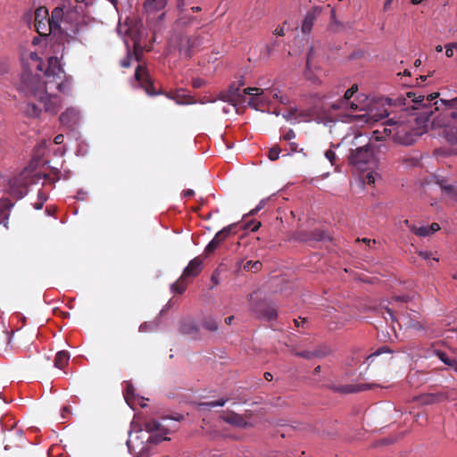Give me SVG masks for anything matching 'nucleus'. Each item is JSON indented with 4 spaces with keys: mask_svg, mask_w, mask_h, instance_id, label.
<instances>
[{
    "mask_svg": "<svg viewBox=\"0 0 457 457\" xmlns=\"http://www.w3.org/2000/svg\"><path fill=\"white\" fill-rule=\"evenodd\" d=\"M439 93H433L425 96L421 93L408 91L397 96L386 97V102L403 113L412 117V121L423 127H427L430 122L436 123V119H432L435 111H439L442 106L445 107L444 117H451L457 120V109L453 110L457 105V97L451 100H437Z\"/></svg>",
    "mask_w": 457,
    "mask_h": 457,
    "instance_id": "f257e3e1",
    "label": "nucleus"
},
{
    "mask_svg": "<svg viewBox=\"0 0 457 457\" xmlns=\"http://www.w3.org/2000/svg\"><path fill=\"white\" fill-rule=\"evenodd\" d=\"M357 92L358 86L353 84L341 99L331 104L332 111H341L336 118L337 121L372 123L388 116L386 110L374 109L367 102L368 97L362 94L358 95Z\"/></svg>",
    "mask_w": 457,
    "mask_h": 457,
    "instance_id": "f03ea898",
    "label": "nucleus"
},
{
    "mask_svg": "<svg viewBox=\"0 0 457 457\" xmlns=\"http://www.w3.org/2000/svg\"><path fill=\"white\" fill-rule=\"evenodd\" d=\"M46 77L43 98H38L44 103L45 111L51 114H56L61 106V98L49 91L58 90L63 94H70L72 86V77L67 76L57 56L48 58V64L44 71Z\"/></svg>",
    "mask_w": 457,
    "mask_h": 457,
    "instance_id": "7ed1b4c3",
    "label": "nucleus"
},
{
    "mask_svg": "<svg viewBox=\"0 0 457 457\" xmlns=\"http://www.w3.org/2000/svg\"><path fill=\"white\" fill-rule=\"evenodd\" d=\"M79 16L71 11H65V7L57 6L52 11L51 17L46 21H35L37 31L44 35L43 30H48L50 34L63 35L67 37H75L78 36L85 27L84 24L77 21Z\"/></svg>",
    "mask_w": 457,
    "mask_h": 457,
    "instance_id": "20e7f679",
    "label": "nucleus"
},
{
    "mask_svg": "<svg viewBox=\"0 0 457 457\" xmlns=\"http://www.w3.org/2000/svg\"><path fill=\"white\" fill-rule=\"evenodd\" d=\"M401 114L400 118H402ZM388 126L384 127L382 131H373V137L377 141L391 138L394 142L403 145H411L421 136V133L413 127L411 120H388Z\"/></svg>",
    "mask_w": 457,
    "mask_h": 457,
    "instance_id": "39448f33",
    "label": "nucleus"
},
{
    "mask_svg": "<svg viewBox=\"0 0 457 457\" xmlns=\"http://www.w3.org/2000/svg\"><path fill=\"white\" fill-rule=\"evenodd\" d=\"M353 148L348 154L349 163L358 170H369L377 166L378 158L375 154L377 145L371 143L366 135L358 134L353 140Z\"/></svg>",
    "mask_w": 457,
    "mask_h": 457,
    "instance_id": "423d86ee",
    "label": "nucleus"
},
{
    "mask_svg": "<svg viewBox=\"0 0 457 457\" xmlns=\"http://www.w3.org/2000/svg\"><path fill=\"white\" fill-rule=\"evenodd\" d=\"M17 88L25 96L43 98V91L46 87L45 81H42L38 74H34L29 69H23Z\"/></svg>",
    "mask_w": 457,
    "mask_h": 457,
    "instance_id": "0eeeda50",
    "label": "nucleus"
},
{
    "mask_svg": "<svg viewBox=\"0 0 457 457\" xmlns=\"http://www.w3.org/2000/svg\"><path fill=\"white\" fill-rule=\"evenodd\" d=\"M321 367L319 365L313 370V381L320 387H326L333 391L334 393H338L342 395L358 393L361 391L368 390L372 387L371 384L368 383H360L356 385H339L337 386L330 379H326L324 375H320Z\"/></svg>",
    "mask_w": 457,
    "mask_h": 457,
    "instance_id": "6e6552de",
    "label": "nucleus"
},
{
    "mask_svg": "<svg viewBox=\"0 0 457 457\" xmlns=\"http://www.w3.org/2000/svg\"><path fill=\"white\" fill-rule=\"evenodd\" d=\"M250 310L257 318L272 321L278 317V309L274 303L268 299L258 298L256 292L249 295Z\"/></svg>",
    "mask_w": 457,
    "mask_h": 457,
    "instance_id": "1a4fd4ad",
    "label": "nucleus"
},
{
    "mask_svg": "<svg viewBox=\"0 0 457 457\" xmlns=\"http://www.w3.org/2000/svg\"><path fill=\"white\" fill-rule=\"evenodd\" d=\"M199 41L198 37H187L179 33L170 39V47L177 50L182 57L189 59L193 55V48L199 44Z\"/></svg>",
    "mask_w": 457,
    "mask_h": 457,
    "instance_id": "9d476101",
    "label": "nucleus"
},
{
    "mask_svg": "<svg viewBox=\"0 0 457 457\" xmlns=\"http://www.w3.org/2000/svg\"><path fill=\"white\" fill-rule=\"evenodd\" d=\"M253 91L248 95L246 103L250 107L260 110L261 107L270 104L275 98L278 97V92L263 90L257 87H252Z\"/></svg>",
    "mask_w": 457,
    "mask_h": 457,
    "instance_id": "9b49d317",
    "label": "nucleus"
},
{
    "mask_svg": "<svg viewBox=\"0 0 457 457\" xmlns=\"http://www.w3.org/2000/svg\"><path fill=\"white\" fill-rule=\"evenodd\" d=\"M28 185L26 171H22L18 176L9 179L7 192L12 197L21 200L28 195Z\"/></svg>",
    "mask_w": 457,
    "mask_h": 457,
    "instance_id": "f8f14e48",
    "label": "nucleus"
},
{
    "mask_svg": "<svg viewBox=\"0 0 457 457\" xmlns=\"http://www.w3.org/2000/svg\"><path fill=\"white\" fill-rule=\"evenodd\" d=\"M244 81L233 82L227 92L228 102L236 108L237 104H243L246 103L248 95L253 91L252 87H247L241 90V87L244 86Z\"/></svg>",
    "mask_w": 457,
    "mask_h": 457,
    "instance_id": "ddd939ff",
    "label": "nucleus"
},
{
    "mask_svg": "<svg viewBox=\"0 0 457 457\" xmlns=\"http://www.w3.org/2000/svg\"><path fill=\"white\" fill-rule=\"evenodd\" d=\"M237 223H232L218 231L204 248L205 253H212L231 234H235Z\"/></svg>",
    "mask_w": 457,
    "mask_h": 457,
    "instance_id": "4468645a",
    "label": "nucleus"
},
{
    "mask_svg": "<svg viewBox=\"0 0 457 457\" xmlns=\"http://www.w3.org/2000/svg\"><path fill=\"white\" fill-rule=\"evenodd\" d=\"M79 119V112L73 107L68 108L59 117L61 124L71 129L76 140L79 139V132L75 130V127L78 125Z\"/></svg>",
    "mask_w": 457,
    "mask_h": 457,
    "instance_id": "2eb2a0df",
    "label": "nucleus"
},
{
    "mask_svg": "<svg viewBox=\"0 0 457 457\" xmlns=\"http://www.w3.org/2000/svg\"><path fill=\"white\" fill-rule=\"evenodd\" d=\"M125 386L123 390V396L127 403V404L132 409H135V406L137 404L140 407L144 408L146 406L145 401H148V398H145L138 394L135 393V387L129 381L124 382Z\"/></svg>",
    "mask_w": 457,
    "mask_h": 457,
    "instance_id": "dca6fc26",
    "label": "nucleus"
},
{
    "mask_svg": "<svg viewBox=\"0 0 457 457\" xmlns=\"http://www.w3.org/2000/svg\"><path fill=\"white\" fill-rule=\"evenodd\" d=\"M134 78L138 86L145 88L147 95L156 96L159 94L158 92L152 91L154 85L146 68L138 65L135 71Z\"/></svg>",
    "mask_w": 457,
    "mask_h": 457,
    "instance_id": "f3484780",
    "label": "nucleus"
},
{
    "mask_svg": "<svg viewBox=\"0 0 457 457\" xmlns=\"http://www.w3.org/2000/svg\"><path fill=\"white\" fill-rule=\"evenodd\" d=\"M327 238L324 231L314 229L311 231H299L296 234V239L301 242H320Z\"/></svg>",
    "mask_w": 457,
    "mask_h": 457,
    "instance_id": "a211bd4d",
    "label": "nucleus"
},
{
    "mask_svg": "<svg viewBox=\"0 0 457 457\" xmlns=\"http://www.w3.org/2000/svg\"><path fill=\"white\" fill-rule=\"evenodd\" d=\"M416 401L422 405H430L437 403H441L447 399V395L445 393L438 392V393H428L422 394L417 396Z\"/></svg>",
    "mask_w": 457,
    "mask_h": 457,
    "instance_id": "6ab92c4d",
    "label": "nucleus"
},
{
    "mask_svg": "<svg viewBox=\"0 0 457 457\" xmlns=\"http://www.w3.org/2000/svg\"><path fill=\"white\" fill-rule=\"evenodd\" d=\"M320 13V9L317 6L312 7V9L307 11V12L303 18V21L302 22V27H301L302 32L303 34L311 33L313 24H314V21Z\"/></svg>",
    "mask_w": 457,
    "mask_h": 457,
    "instance_id": "aec40b11",
    "label": "nucleus"
},
{
    "mask_svg": "<svg viewBox=\"0 0 457 457\" xmlns=\"http://www.w3.org/2000/svg\"><path fill=\"white\" fill-rule=\"evenodd\" d=\"M220 419L224 422H226L231 426H234L236 428H245L248 426V423L245 420V418L241 414H238L234 411H231L227 415H221Z\"/></svg>",
    "mask_w": 457,
    "mask_h": 457,
    "instance_id": "412c9836",
    "label": "nucleus"
},
{
    "mask_svg": "<svg viewBox=\"0 0 457 457\" xmlns=\"http://www.w3.org/2000/svg\"><path fill=\"white\" fill-rule=\"evenodd\" d=\"M199 330L198 323L192 319H185L180 321L179 331L183 335L195 336Z\"/></svg>",
    "mask_w": 457,
    "mask_h": 457,
    "instance_id": "4be33fe9",
    "label": "nucleus"
},
{
    "mask_svg": "<svg viewBox=\"0 0 457 457\" xmlns=\"http://www.w3.org/2000/svg\"><path fill=\"white\" fill-rule=\"evenodd\" d=\"M203 262L199 257L192 259L183 270V275L196 277L201 271Z\"/></svg>",
    "mask_w": 457,
    "mask_h": 457,
    "instance_id": "5701e85b",
    "label": "nucleus"
},
{
    "mask_svg": "<svg viewBox=\"0 0 457 457\" xmlns=\"http://www.w3.org/2000/svg\"><path fill=\"white\" fill-rule=\"evenodd\" d=\"M442 126L444 127L443 133L446 141L451 145L457 144V126L450 122H445Z\"/></svg>",
    "mask_w": 457,
    "mask_h": 457,
    "instance_id": "b1692460",
    "label": "nucleus"
},
{
    "mask_svg": "<svg viewBox=\"0 0 457 457\" xmlns=\"http://www.w3.org/2000/svg\"><path fill=\"white\" fill-rule=\"evenodd\" d=\"M52 173L54 176V179H52L50 177V175H48V174H45V173H42V172H37L33 176V178L31 179L30 182L31 183H37L41 179H45V180H47V181L54 184L56 181H58L61 179V171L57 168H52Z\"/></svg>",
    "mask_w": 457,
    "mask_h": 457,
    "instance_id": "393cba45",
    "label": "nucleus"
},
{
    "mask_svg": "<svg viewBox=\"0 0 457 457\" xmlns=\"http://www.w3.org/2000/svg\"><path fill=\"white\" fill-rule=\"evenodd\" d=\"M431 355L437 357L444 364L447 365L452 369H453L457 363L456 359L449 358L445 352L439 349H432Z\"/></svg>",
    "mask_w": 457,
    "mask_h": 457,
    "instance_id": "a878e982",
    "label": "nucleus"
},
{
    "mask_svg": "<svg viewBox=\"0 0 457 457\" xmlns=\"http://www.w3.org/2000/svg\"><path fill=\"white\" fill-rule=\"evenodd\" d=\"M394 351L389 348L387 345H382L378 347L376 351L368 355L363 361L364 364H367V368L374 361L375 358L380 356L383 353H393Z\"/></svg>",
    "mask_w": 457,
    "mask_h": 457,
    "instance_id": "bb28decb",
    "label": "nucleus"
},
{
    "mask_svg": "<svg viewBox=\"0 0 457 457\" xmlns=\"http://www.w3.org/2000/svg\"><path fill=\"white\" fill-rule=\"evenodd\" d=\"M70 360V353L67 351H59L54 358V366L57 369H63Z\"/></svg>",
    "mask_w": 457,
    "mask_h": 457,
    "instance_id": "cd10ccee",
    "label": "nucleus"
},
{
    "mask_svg": "<svg viewBox=\"0 0 457 457\" xmlns=\"http://www.w3.org/2000/svg\"><path fill=\"white\" fill-rule=\"evenodd\" d=\"M228 401V398H220L217 401L202 402L198 404V406L201 410H211L212 408H214V407L224 406Z\"/></svg>",
    "mask_w": 457,
    "mask_h": 457,
    "instance_id": "c85d7f7f",
    "label": "nucleus"
},
{
    "mask_svg": "<svg viewBox=\"0 0 457 457\" xmlns=\"http://www.w3.org/2000/svg\"><path fill=\"white\" fill-rule=\"evenodd\" d=\"M24 112L29 118H38L41 113V108L33 103H28L24 108Z\"/></svg>",
    "mask_w": 457,
    "mask_h": 457,
    "instance_id": "c756f323",
    "label": "nucleus"
},
{
    "mask_svg": "<svg viewBox=\"0 0 457 457\" xmlns=\"http://www.w3.org/2000/svg\"><path fill=\"white\" fill-rule=\"evenodd\" d=\"M410 229L412 233H414L416 236L420 237H427L431 236L429 233L428 226L416 227L412 225L411 227H410Z\"/></svg>",
    "mask_w": 457,
    "mask_h": 457,
    "instance_id": "7c9ffc66",
    "label": "nucleus"
},
{
    "mask_svg": "<svg viewBox=\"0 0 457 457\" xmlns=\"http://www.w3.org/2000/svg\"><path fill=\"white\" fill-rule=\"evenodd\" d=\"M196 18L192 15H179V17L176 21V25L178 27L185 28L189 26Z\"/></svg>",
    "mask_w": 457,
    "mask_h": 457,
    "instance_id": "2f4dec72",
    "label": "nucleus"
},
{
    "mask_svg": "<svg viewBox=\"0 0 457 457\" xmlns=\"http://www.w3.org/2000/svg\"><path fill=\"white\" fill-rule=\"evenodd\" d=\"M203 326L209 331L215 332L219 328L218 321L213 318H208L204 320Z\"/></svg>",
    "mask_w": 457,
    "mask_h": 457,
    "instance_id": "473e14b6",
    "label": "nucleus"
},
{
    "mask_svg": "<svg viewBox=\"0 0 457 457\" xmlns=\"http://www.w3.org/2000/svg\"><path fill=\"white\" fill-rule=\"evenodd\" d=\"M185 290H186V285L182 281V277L179 278V280H178L170 285V291L172 293L181 295L185 292Z\"/></svg>",
    "mask_w": 457,
    "mask_h": 457,
    "instance_id": "72a5a7b5",
    "label": "nucleus"
},
{
    "mask_svg": "<svg viewBox=\"0 0 457 457\" xmlns=\"http://www.w3.org/2000/svg\"><path fill=\"white\" fill-rule=\"evenodd\" d=\"M330 352L331 350L328 345H320L313 351V353H315L314 358H323L328 355Z\"/></svg>",
    "mask_w": 457,
    "mask_h": 457,
    "instance_id": "f704fd0d",
    "label": "nucleus"
},
{
    "mask_svg": "<svg viewBox=\"0 0 457 457\" xmlns=\"http://www.w3.org/2000/svg\"><path fill=\"white\" fill-rule=\"evenodd\" d=\"M166 5V0H156V3L153 4L151 8H144L146 12H156L163 9Z\"/></svg>",
    "mask_w": 457,
    "mask_h": 457,
    "instance_id": "c9c22d12",
    "label": "nucleus"
},
{
    "mask_svg": "<svg viewBox=\"0 0 457 457\" xmlns=\"http://www.w3.org/2000/svg\"><path fill=\"white\" fill-rule=\"evenodd\" d=\"M48 18H50L48 16V10L45 7H40L38 9L36 10V12H35V21H46L47 20Z\"/></svg>",
    "mask_w": 457,
    "mask_h": 457,
    "instance_id": "e433bc0d",
    "label": "nucleus"
},
{
    "mask_svg": "<svg viewBox=\"0 0 457 457\" xmlns=\"http://www.w3.org/2000/svg\"><path fill=\"white\" fill-rule=\"evenodd\" d=\"M262 265V262L259 261H255V262L248 261L245 263L244 270H252L253 272H256L261 270Z\"/></svg>",
    "mask_w": 457,
    "mask_h": 457,
    "instance_id": "4c0bfd02",
    "label": "nucleus"
},
{
    "mask_svg": "<svg viewBox=\"0 0 457 457\" xmlns=\"http://www.w3.org/2000/svg\"><path fill=\"white\" fill-rule=\"evenodd\" d=\"M262 223L258 220H252L250 221H245L242 227L245 229L250 230V231H257L259 228L261 227Z\"/></svg>",
    "mask_w": 457,
    "mask_h": 457,
    "instance_id": "58836bf2",
    "label": "nucleus"
},
{
    "mask_svg": "<svg viewBox=\"0 0 457 457\" xmlns=\"http://www.w3.org/2000/svg\"><path fill=\"white\" fill-rule=\"evenodd\" d=\"M46 200H47V196L46 195V194L44 192H42L41 190H39L37 193V202L33 204V207L36 210H41L44 206V204L46 202Z\"/></svg>",
    "mask_w": 457,
    "mask_h": 457,
    "instance_id": "ea45409f",
    "label": "nucleus"
},
{
    "mask_svg": "<svg viewBox=\"0 0 457 457\" xmlns=\"http://www.w3.org/2000/svg\"><path fill=\"white\" fill-rule=\"evenodd\" d=\"M442 189L449 195L457 199V184L454 185H441Z\"/></svg>",
    "mask_w": 457,
    "mask_h": 457,
    "instance_id": "a19ab883",
    "label": "nucleus"
},
{
    "mask_svg": "<svg viewBox=\"0 0 457 457\" xmlns=\"http://www.w3.org/2000/svg\"><path fill=\"white\" fill-rule=\"evenodd\" d=\"M89 147L88 145L83 141L79 142L78 144L77 149H76V155L77 156H85L88 153Z\"/></svg>",
    "mask_w": 457,
    "mask_h": 457,
    "instance_id": "79ce46f5",
    "label": "nucleus"
},
{
    "mask_svg": "<svg viewBox=\"0 0 457 457\" xmlns=\"http://www.w3.org/2000/svg\"><path fill=\"white\" fill-rule=\"evenodd\" d=\"M47 144H48V140H46V139H44L40 143H38L34 150L35 155L36 156L43 155L46 149Z\"/></svg>",
    "mask_w": 457,
    "mask_h": 457,
    "instance_id": "37998d69",
    "label": "nucleus"
},
{
    "mask_svg": "<svg viewBox=\"0 0 457 457\" xmlns=\"http://www.w3.org/2000/svg\"><path fill=\"white\" fill-rule=\"evenodd\" d=\"M280 152H281V149L278 145L272 146L269 151V155H268L269 159L270 161L278 160L279 158Z\"/></svg>",
    "mask_w": 457,
    "mask_h": 457,
    "instance_id": "c03bdc74",
    "label": "nucleus"
},
{
    "mask_svg": "<svg viewBox=\"0 0 457 457\" xmlns=\"http://www.w3.org/2000/svg\"><path fill=\"white\" fill-rule=\"evenodd\" d=\"M295 355L306 360H311L314 358L315 353H313V351L303 350L295 352Z\"/></svg>",
    "mask_w": 457,
    "mask_h": 457,
    "instance_id": "a18cd8bd",
    "label": "nucleus"
},
{
    "mask_svg": "<svg viewBox=\"0 0 457 457\" xmlns=\"http://www.w3.org/2000/svg\"><path fill=\"white\" fill-rule=\"evenodd\" d=\"M158 326V323H149V322H144L139 326V331L140 332H147L154 329Z\"/></svg>",
    "mask_w": 457,
    "mask_h": 457,
    "instance_id": "49530a36",
    "label": "nucleus"
},
{
    "mask_svg": "<svg viewBox=\"0 0 457 457\" xmlns=\"http://www.w3.org/2000/svg\"><path fill=\"white\" fill-rule=\"evenodd\" d=\"M30 59L32 61L37 62L38 63L37 64V70H38L40 71H43L44 62H43L42 59L37 55V53H31L30 54Z\"/></svg>",
    "mask_w": 457,
    "mask_h": 457,
    "instance_id": "de8ad7c7",
    "label": "nucleus"
},
{
    "mask_svg": "<svg viewBox=\"0 0 457 457\" xmlns=\"http://www.w3.org/2000/svg\"><path fill=\"white\" fill-rule=\"evenodd\" d=\"M275 196H276V195L274 194L267 198L262 199L259 202V204L255 206V211H261L262 208H264V206L267 204V203L271 201Z\"/></svg>",
    "mask_w": 457,
    "mask_h": 457,
    "instance_id": "09e8293b",
    "label": "nucleus"
},
{
    "mask_svg": "<svg viewBox=\"0 0 457 457\" xmlns=\"http://www.w3.org/2000/svg\"><path fill=\"white\" fill-rule=\"evenodd\" d=\"M325 157L330 162L332 165L335 163L337 159L336 153L332 149H328L325 152Z\"/></svg>",
    "mask_w": 457,
    "mask_h": 457,
    "instance_id": "8fccbe9b",
    "label": "nucleus"
},
{
    "mask_svg": "<svg viewBox=\"0 0 457 457\" xmlns=\"http://www.w3.org/2000/svg\"><path fill=\"white\" fill-rule=\"evenodd\" d=\"M131 59H132V55H131V54L129 52H128L126 57L121 60L120 65L122 67H124V68L130 67V65H131Z\"/></svg>",
    "mask_w": 457,
    "mask_h": 457,
    "instance_id": "3c124183",
    "label": "nucleus"
},
{
    "mask_svg": "<svg viewBox=\"0 0 457 457\" xmlns=\"http://www.w3.org/2000/svg\"><path fill=\"white\" fill-rule=\"evenodd\" d=\"M378 177V173H376V172H369L366 175L365 181L368 184H374Z\"/></svg>",
    "mask_w": 457,
    "mask_h": 457,
    "instance_id": "603ef678",
    "label": "nucleus"
},
{
    "mask_svg": "<svg viewBox=\"0 0 457 457\" xmlns=\"http://www.w3.org/2000/svg\"><path fill=\"white\" fill-rule=\"evenodd\" d=\"M411 297L408 295H397L393 298V302L396 303H408Z\"/></svg>",
    "mask_w": 457,
    "mask_h": 457,
    "instance_id": "864d4df0",
    "label": "nucleus"
},
{
    "mask_svg": "<svg viewBox=\"0 0 457 457\" xmlns=\"http://www.w3.org/2000/svg\"><path fill=\"white\" fill-rule=\"evenodd\" d=\"M419 256L426 261H429L432 257V253L426 250H421L419 252Z\"/></svg>",
    "mask_w": 457,
    "mask_h": 457,
    "instance_id": "5fc2aeb1",
    "label": "nucleus"
},
{
    "mask_svg": "<svg viewBox=\"0 0 457 457\" xmlns=\"http://www.w3.org/2000/svg\"><path fill=\"white\" fill-rule=\"evenodd\" d=\"M283 139L286 141H290L291 139L295 137V133L293 129H288L284 135Z\"/></svg>",
    "mask_w": 457,
    "mask_h": 457,
    "instance_id": "6e6d98bb",
    "label": "nucleus"
},
{
    "mask_svg": "<svg viewBox=\"0 0 457 457\" xmlns=\"http://www.w3.org/2000/svg\"><path fill=\"white\" fill-rule=\"evenodd\" d=\"M87 195V193L84 191L83 189H79L77 193V195L74 197L78 201H84L86 200Z\"/></svg>",
    "mask_w": 457,
    "mask_h": 457,
    "instance_id": "4d7b16f0",
    "label": "nucleus"
},
{
    "mask_svg": "<svg viewBox=\"0 0 457 457\" xmlns=\"http://www.w3.org/2000/svg\"><path fill=\"white\" fill-rule=\"evenodd\" d=\"M430 235H433L435 232L438 231L440 229V226L438 223H432L431 225H428Z\"/></svg>",
    "mask_w": 457,
    "mask_h": 457,
    "instance_id": "13d9d810",
    "label": "nucleus"
},
{
    "mask_svg": "<svg viewBox=\"0 0 457 457\" xmlns=\"http://www.w3.org/2000/svg\"><path fill=\"white\" fill-rule=\"evenodd\" d=\"M453 52H454V49L453 47H451L450 44L445 45V54L447 57L453 56Z\"/></svg>",
    "mask_w": 457,
    "mask_h": 457,
    "instance_id": "bf43d9fd",
    "label": "nucleus"
},
{
    "mask_svg": "<svg viewBox=\"0 0 457 457\" xmlns=\"http://www.w3.org/2000/svg\"><path fill=\"white\" fill-rule=\"evenodd\" d=\"M289 147H290L291 153H296V152L303 151V148H299V146L296 143H290Z\"/></svg>",
    "mask_w": 457,
    "mask_h": 457,
    "instance_id": "052dcab7",
    "label": "nucleus"
},
{
    "mask_svg": "<svg viewBox=\"0 0 457 457\" xmlns=\"http://www.w3.org/2000/svg\"><path fill=\"white\" fill-rule=\"evenodd\" d=\"M8 72V67L5 62L0 60V75H4Z\"/></svg>",
    "mask_w": 457,
    "mask_h": 457,
    "instance_id": "680f3d73",
    "label": "nucleus"
},
{
    "mask_svg": "<svg viewBox=\"0 0 457 457\" xmlns=\"http://www.w3.org/2000/svg\"><path fill=\"white\" fill-rule=\"evenodd\" d=\"M385 311H386V313L390 317L392 321L396 320V318H395L394 312L391 308L386 307Z\"/></svg>",
    "mask_w": 457,
    "mask_h": 457,
    "instance_id": "e2e57ef3",
    "label": "nucleus"
},
{
    "mask_svg": "<svg viewBox=\"0 0 457 457\" xmlns=\"http://www.w3.org/2000/svg\"><path fill=\"white\" fill-rule=\"evenodd\" d=\"M63 139H64V136L62 134H58L54 139V144L56 145H61L62 142H63Z\"/></svg>",
    "mask_w": 457,
    "mask_h": 457,
    "instance_id": "0e129e2a",
    "label": "nucleus"
},
{
    "mask_svg": "<svg viewBox=\"0 0 457 457\" xmlns=\"http://www.w3.org/2000/svg\"><path fill=\"white\" fill-rule=\"evenodd\" d=\"M294 322L296 327H300V326H303L305 322H307V320L305 318L302 319L301 317H299L298 320H294Z\"/></svg>",
    "mask_w": 457,
    "mask_h": 457,
    "instance_id": "69168bd1",
    "label": "nucleus"
},
{
    "mask_svg": "<svg viewBox=\"0 0 457 457\" xmlns=\"http://www.w3.org/2000/svg\"><path fill=\"white\" fill-rule=\"evenodd\" d=\"M185 5H186L185 0H178V1H177V8H178L180 12H183V11H184Z\"/></svg>",
    "mask_w": 457,
    "mask_h": 457,
    "instance_id": "338daca9",
    "label": "nucleus"
},
{
    "mask_svg": "<svg viewBox=\"0 0 457 457\" xmlns=\"http://www.w3.org/2000/svg\"><path fill=\"white\" fill-rule=\"evenodd\" d=\"M427 79V76L420 75L419 78L416 79V85L420 86L422 83H424Z\"/></svg>",
    "mask_w": 457,
    "mask_h": 457,
    "instance_id": "774afa93",
    "label": "nucleus"
}]
</instances>
